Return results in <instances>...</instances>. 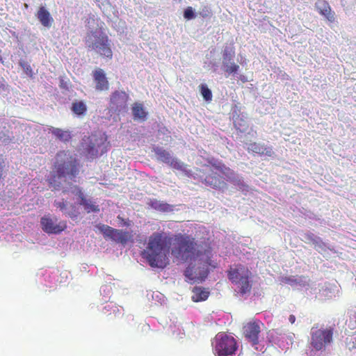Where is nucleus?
Returning <instances> with one entry per match:
<instances>
[{
    "instance_id": "f257e3e1",
    "label": "nucleus",
    "mask_w": 356,
    "mask_h": 356,
    "mask_svg": "<svg viewBox=\"0 0 356 356\" xmlns=\"http://www.w3.org/2000/svg\"><path fill=\"white\" fill-rule=\"evenodd\" d=\"M170 239L161 232H154L149 238L142 256L152 268H164L168 264Z\"/></svg>"
},
{
    "instance_id": "f03ea898",
    "label": "nucleus",
    "mask_w": 356,
    "mask_h": 356,
    "mask_svg": "<svg viewBox=\"0 0 356 356\" xmlns=\"http://www.w3.org/2000/svg\"><path fill=\"white\" fill-rule=\"evenodd\" d=\"M80 165L78 159L69 151L60 150L57 152L54 164L55 175L49 179V184L57 190L61 183L57 182L56 178H68L74 179L79 173Z\"/></svg>"
},
{
    "instance_id": "7ed1b4c3",
    "label": "nucleus",
    "mask_w": 356,
    "mask_h": 356,
    "mask_svg": "<svg viewBox=\"0 0 356 356\" xmlns=\"http://www.w3.org/2000/svg\"><path fill=\"white\" fill-rule=\"evenodd\" d=\"M171 253L174 257L182 262L195 261L202 254L195 238L185 234L176 236Z\"/></svg>"
},
{
    "instance_id": "20e7f679",
    "label": "nucleus",
    "mask_w": 356,
    "mask_h": 356,
    "mask_svg": "<svg viewBox=\"0 0 356 356\" xmlns=\"http://www.w3.org/2000/svg\"><path fill=\"white\" fill-rule=\"evenodd\" d=\"M236 339L225 333L216 335L213 342V350L217 356H233L237 350Z\"/></svg>"
},
{
    "instance_id": "39448f33",
    "label": "nucleus",
    "mask_w": 356,
    "mask_h": 356,
    "mask_svg": "<svg viewBox=\"0 0 356 356\" xmlns=\"http://www.w3.org/2000/svg\"><path fill=\"white\" fill-rule=\"evenodd\" d=\"M333 334L334 328L332 327L325 329L312 327L310 333L312 347L316 351L325 350V347L332 342Z\"/></svg>"
},
{
    "instance_id": "423d86ee",
    "label": "nucleus",
    "mask_w": 356,
    "mask_h": 356,
    "mask_svg": "<svg viewBox=\"0 0 356 356\" xmlns=\"http://www.w3.org/2000/svg\"><path fill=\"white\" fill-rule=\"evenodd\" d=\"M91 35L94 39L91 40L88 47L92 50H95L101 56L111 59L113 58V51L111 46V40L108 35L104 33L100 34L92 33Z\"/></svg>"
},
{
    "instance_id": "0eeeda50",
    "label": "nucleus",
    "mask_w": 356,
    "mask_h": 356,
    "mask_svg": "<svg viewBox=\"0 0 356 356\" xmlns=\"http://www.w3.org/2000/svg\"><path fill=\"white\" fill-rule=\"evenodd\" d=\"M98 228L104 238H108L117 243L125 245L128 242L133 241V235L129 232L114 229L106 225H100Z\"/></svg>"
},
{
    "instance_id": "6e6552de",
    "label": "nucleus",
    "mask_w": 356,
    "mask_h": 356,
    "mask_svg": "<svg viewBox=\"0 0 356 356\" xmlns=\"http://www.w3.org/2000/svg\"><path fill=\"white\" fill-rule=\"evenodd\" d=\"M104 139L96 134L84 136L81 143L87 155L91 158L96 157L98 154V148L104 143Z\"/></svg>"
},
{
    "instance_id": "1a4fd4ad",
    "label": "nucleus",
    "mask_w": 356,
    "mask_h": 356,
    "mask_svg": "<svg viewBox=\"0 0 356 356\" xmlns=\"http://www.w3.org/2000/svg\"><path fill=\"white\" fill-rule=\"evenodd\" d=\"M261 325L259 321H252L245 323L243 327V333L253 346L259 343V336L261 332Z\"/></svg>"
},
{
    "instance_id": "9d476101",
    "label": "nucleus",
    "mask_w": 356,
    "mask_h": 356,
    "mask_svg": "<svg viewBox=\"0 0 356 356\" xmlns=\"http://www.w3.org/2000/svg\"><path fill=\"white\" fill-rule=\"evenodd\" d=\"M57 218L52 219L49 216H44L40 219V224L42 230L47 234H60L67 228V223L60 221L56 223Z\"/></svg>"
},
{
    "instance_id": "9b49d317",
    "label": "nucleus",
    "mask_w": 356,
    "mask_h": 356,
    "mask_svg": "<svg viewBox=\"0 0 356 356\" xmlns=\"http://www.w3.org/2000/svg\"><path fill=\"white\" fill-rule=\"evenodd\" d=\"M72 193L75 194L79 199V204L82 205L87 213L99 212V207L91 199H87L82 189L76 186H72Z\"/></svg>"
},
{
    "instance_id": "f8f14e48",
    "label": "nucleus",
    "mask_w": 356,
    "mask_h": 356,
    "mask_svg": "<svg viewBox=\"0 0 356 356\" xmlns=\"http://www.w3.org/2000/svg\"><path fill=\"white\" fill-rule=\"evenodd\" d=\"M227 277L232 283H236L241 279H247L251 277L252 273L248 268L241 264H238L235 267H230L227 270Z\"/></svg>"
},
{
    "instance_id": "ddd939ff",
    "label": "nucleus",
    "mask_w": 356,
    "mask_h": 356,
    "mask_svg": "<svg viewBox=\"0 0 356 356\" xmlns=\"http://www.w3.org/2000/svg\"><path fill=\"white\" fill-rule=\"evenodd\" d=\"M129 95L124 91L116 90L110 97V107L115 111H121L127 106Z\"/></svg>"
},
{
    "instance_id": "4468645a",
    "label": "nucleus",
    "mask_w": 356,
    "mask_h": 356,
    "mask_svg": "<svg viewBox=\"0 0 356 356\" xmlns=\"http://www.w3.org/2000/svg\"><path fill=\"white\" fill-rule=\"evenodd\" d=\"M93 81L95 84V90L97 91H108L110 84L106 76L104 71L101 68H97L92 71Z\"/></svg>"
},
{
    "instance_id": "2eb2a0df",
    "label": "nucleus",
    "mask_w": 356,
    "mask_h": 356,
    "mask_svg": "<svg viewBox=\"0 0 356 356\" xmlns=\"http://www.w3.org/2000/svg\"><path fill=\"white\" fill-rule=\"evenodd\" d=\"M55 206L59 208L66 216L72 220H76L80 216L79 207L75 204H68L66 201H55Z\"/></svg>"
},
{
    "instance_id": "dca6fc26",
    "label": "nucleus",
    "mask_w": 356,
    "mask_h": 356,
    "mask_svg": "<svg viewBox=\"0 0 356 356\" xmlns=\"http://www.w3.org/2000/svg\"><path fill=\"white\" fill-rule=\"evenodd\" d=\"M315 8L318 13L327 21L333 22L335 20V13L332 10L329 3L325 0H318L315 3Z\"/></svg>"
},
{
    "instance_id": "f3484780",
    "label": "nucleus",
    "mask_w": 356,
    "mask_h": 356,
    "mask_svg": "<svg viewBox=\"0 0 356 356\" xmlns=\"http://www.w3.org/2000/svg\"><path fill=\"white\" fill-rule=\"evenodd\" d=\"M207 161L210 165L221 172L227 180L234 177V171L227 167L222 161H218L213 157L208 158Z\"/></svg>"
},
{
    "instance_id": "a211bd4d",
    "label": "nucleus",
    "mask_w": 356,
    "mask_h": 356,
    "mask_svg": "<svg viewBox=\"0 0 356 356\" xmlns=\"http://www.w3.org/2000/svg\"><path fill=\"white\" fill-rule=\"evenodd\" d=\"M248 152H252L253 153L257 154L260 156H273L274 152L273 149L270 147H266L264 145L258 143H252L249 145L248 147Z\"/></svg>"
},
{
    "instance_id": "6ab92c4d",
    "label": "nucleus",
    "mask_w": 356,
    "mask_h": 356,
    "mask_svg": "<svg viewBox=\"0 0 356 356\" xmlns=\"http://www.w3.org/2000/svg\"><path fill=\"white\" fill-rule=\"evenodd\" d=\"M36 16L43 26L47 28L51 26L54 19L51 16L50 13L44 6L39 8Z\"/></svg>"
},
{
    "instance_id": "aec40b11",
    "label": "nucleus",
    "mask_w": 356,
    "mask_h": 356,
    "mask_svg": "<svg viewBox=\"0 0 356 356\" xmlns=\"http://www.w3.org/2000/svg\"><path fill=\"white\" fill-rule=\"evenodd\" d=\"M204 183L206 185L216 189H220L226 186V183L224 181L222 177L214 174L206 176Z\"/></svg>"
},
{
    "instance_id": "412c9836",
    "label": "nucleus",
    "mask_w": 356,
    "mask_h": 356,
    "mask_svg": "<svg viewBox=\"0 0 356 356\" xmlns=\"http://www.w3.org/2000/svg\"><path fill=\"white\" fill-rule=\"evenodd\" d=\"M49 131L62 142L67 143L72 139V134L69 130H63L60 128L51 127L49 129Z\"/></svg>"
},
{
    "instance_id": "4be33fe9",
    "label": "nucleus",
    "mask_w": 356,
    "mask_h": 356,
    "mask_svg": "<svg viewBox=\"0 0 356 356\" xmlns=\"http://www.w3.org/2000/svg\"><path fill=\"white\" fill-rule=\"evenodd\" d=\"M192 300L196 302L206 300L210 294L207 289L201 286H195L192 290Z\"/></svg>"
},
{
    "instance_id": "5701e85b",
    "label": "nucleus",
    "mask_w": 356,
    "mask_h": 356,
    "mask_svg": "<svg viewBox=\"0 0 356 356\" xmlns=\"http://www.w3.org/2000/svg\"><path fill=\"white\" fill-rule=\"evenodd\" d=\"M251 277H247V279H241L236 283L234 284L236 285L238 288V292L241 295L250 293L252 287V284L250 280Z\"/></svg>"
},
{
    "instance_id": "b1692460",
    "label": "nucleus",
    "mask_w": 356,
    "mask_h": 356,
    "mask_svg": "<svg viewBox=\"0 0 356 356\" xmlns=\"http://www.w3.org/2000/svg\"><path fill=\"white\" fill-rule=\"evenodd\" d=\"M132 113L134 120L144 121L146 120L147 113L140 103H135L132 107Z\"/></svg>"
},
{
    "instance_id": "393cba45",
    "label": "nucleus",
    "mask_w": 356,
    "mask_h": 356,
    "mask_svg": "<svg viewBox=\"0 0 356 356\" xmlns=\"http://www.w3.org/2000/svg\"><path fill=\"white\" fill-rule=\"evenodd\" d=\"M71 110L77 115H83L87 111V106L83 101H75L72 104Z\"/></svg>"
},
{
    "instance_id": "a878e982",
    "label": "nucleus",
    "mask_w": 356,
    "mask_h": 356,
    "mask_svg": "<svg viewBox=\"0 0 356 356\" xmlns=\"http://www.w3.org/2000/svg\"><path fill=\"white\" fill-rule=\"evenodd\" d=\"M150 205L153 209L161 211H169L172 210L170 204L156 200L152 201Z\"/></svg>"
},
{
    "instance_id": "bb28decb",
    "label": "nucleus",
    "mask_w": 356,
    "mask_h": 356,
    "mask_svg": "<svg viewBox=\"0 0 356 356\" xmlns=\"http://www.w3.org/2000/svg\"><path fill=\"white\" fill-rule=\"evenodd\" d=\"M155 153L159 160L167 164L172 159L170 152L161 148H157L155 149Z\"/></svg>"
},
{
    "instance_id": "cd10ccee",
    "label": "nucleus",
    "mask_w": 356,
    "mask_h": 356,
    "mask_svg": "<svg viewBox=\"0 0 356 356\" xmlns=\"http://www.w3.org/2000/svg\"><path fill=\"white\" fill-rule=\"evenodd\" d=\"M234 55V47H225L222 51V65H225L227 61H230Z\"/></svg>"
},
{
    "instance_id": "c85d7f7f",
    "label": "nucleus",
    "mask_w": 356,
    "mask_h": 356,
    "mask_svg": "<svg viewBox=\"0 0 356 356\" xmlns=\"http://www.w3.org/2000/svg\"><path fill=\"white\" fill-rule=\"evenodd\" d=\"M199 88L204 99L207 102H211L213 97L211 90L206 84H201Z\"/></svg>"
},
{
    "instance_id": "c756f323",
    "label": "nucleus",
    "mask_w": 356,
    "mask_h": 356,
    "mask_svg": "<svg viewBox=\"0 0 356 356\" xmlns=\"http://www.w3.org/2000/svg\"><path fill=\"white\" fill-rule=\"evenodd\" d=\"M168 164L170 165L172 168L179 170H183L184 168V164L182 162H181L177 159L172 157Z\"/></svg>"
},
{
    "instance_id": "7c9ffc66",
    "label": "nucleus",
    "mask_w": 356,
    "mask_h": 356,
    "mask_svg": "<svg viewBox=\"0 0 356 356\" xmlns=\"http://www.w3.org/2000/svg\"><path fill=\"white\" fill-rule=\"evenodd\" d=\"M229 61H227L225 65H223L225 67V72H227L229 74L232 73H236L239 69V66L236 63H232L230 65H229Z\"/></svg>"
},
{
    "instance_id": "2f4dec72",
    "label": "nucleus",
    "mask_w": 356,
    "mask_h": 356,
    "mask_svg": "<svg viewBox=\"0 0 356 356\" xmlns=\"http://www.w3.org/2000/svg\"><path fill=\"white\" fill-rule=\"evenodd\" d=\"M240 122L238 120H235L234 125L236 127L237 129H239L241 131H244L246 130L248 127V124L245 120L243 119L239 120Z\"/></svg>"
},
{
    "instance_id": "473e14b6",
    "label": "nucleus",
    "mask_w": 356,
    "mask_h": 356,
    "mask_svg": "<svg viewBox=\"0 0 356 356\" xmlns=\"http://www.w3.org/2000/svg\"><path fill=\"white\" fill-rule=\"evenodd\" d=\"M20 65L22 67L23 70H24L25 73L30 77H32L33 75L32 67L30 65L24 63H20Z\"/></svg>"
},
{
    "instance_id": "72a5a7b5",
    "label": "nucleus",
    "mask_w": 356,
    "mask_h": 356,
    "mask_svg": "<svg viewBox=\"0 0 356 356\" xmlns=\"http://www.w3.org/2000/svg\"><path fill=\"white\" fill-rule=\"evenodd\" d=\"M194 16V12L192 7L186 8L184 13V17L187 19H191L193 18Z\"/></svg>"
},
{
    "instance_id": "f704fd0d",
    "label": "nucleus",
    "mask_w": 356,
    "mask_h": 356,
    "mask_svg": "<svg viewBox=\"0 0 356 356\" xmlns=\"http://www.w3.org/2000/svg\"><path fill=\"white\" fill-rule=\"evenodd\" d=\"M185 276L191 280H195L196 277L193 273L192 268L188 267L184 273Z\"/></svg>"
},
{
    "instance_id": "c9c22d12",
    "label": "nucleus",
    "mask_w": 356,
    "mask_h": 356,
    "mask_svg": "<svg viewBox=\"0 0 356 356\" xmlns=\"http://www.w3.org/2000/svg\"><path fill=\"white\" fill-rule=\"evenodd\" d=\"M200 15L205 18V17H208L209 16H211V10L208 8V7H204L200 13Z\"/></svg>"
},
{
    "instance_id": "e433bc0d",
    "label": "nucleus",
    "mask_w": 356,
    "mask_h": 356,
    "mask_svg": "<svg viewBox=\"0 0 356 356\" xmlns=\"http://www.w3.org/2000/svg\"><path fill=\"white\" fill-rule=\"evenodd\" d=\"M6 85L3 79H0V92L5 90Z\"/></svg>"
},
{
    "instance_id": "4c0bfd02",
    "label": "nucleus",
    "mask_w": 356,
    "mask_h": 356,
    "mask_svg": "<svg viewBox=\"0 0 356 356\" xmlns=\"http://www.w3.org/2000/svg\"><path fill=\"white\" fill-rule=\"evenodd\" d=\"M289 321L291 324H293L296 321V316L293 314L290 315L289 317Z\"/></svg>"
},
{
    "instance_id": "58836bf2",
    "label": "nucleus",
    "mask_w": 356,
    "mask_h": 356,
    "mask_svg": "<svg viewBox=\"0 0 356 356\" xmlns=\"http://www.w3.org/2000/svg\"><path fill=\"white\" fill-rule=\"evenodd\" d=\"M239 79L243 83H245L248 81L247 77L244 75H241Z\"/></svg>"
},
{
    "instance_id": "ea45409f",
    "label": "nucleus",
    "mask_w": 356,
    "mask_h": 356,
    "mask_svg": "<svg viewBox=\"0 0 356 356\" xmlns=\"http://www.w3.org/2000/svg\"><path fill=\"white\" fill-rule=\"evenodd\" d=\"M350 318L356 322V310L351 314Z\"/></svg>"
},
{
    "instance_id": "a19ab883",
    "label": "nucleus",
    "mask_w": 356,
    "mask_h": 356,
    "mask_svg": "<svg viewBox=\"0 0 356 356\" xmlns=\"http://www.w3.org/2000/svg\"><path fill=\"white\" fill-rule=\"evenodd\" d=\"M67 190H63V193H67Z\"/></svg>"
}]
</instances>
